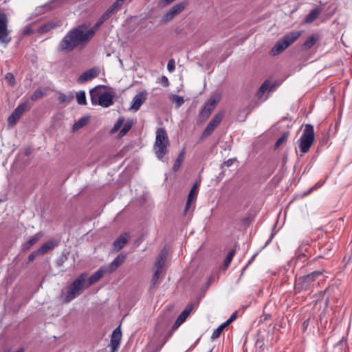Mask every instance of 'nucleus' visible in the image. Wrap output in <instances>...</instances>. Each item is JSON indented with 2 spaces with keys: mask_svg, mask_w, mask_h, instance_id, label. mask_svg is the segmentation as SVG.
<instances>
[{
  "mask_svg": "<svg viewBox=\"0 0 352 352\" xmlns=\"http://www.w3.org/2000/svg\"><path fill=\"white\" fill-rule=\"evenodd\" d=\"M88 36L85 33V26L73 28L63 37L58 46V52H70L77 46L86 43Z\"/></svg>",
  "mask_w": 352,
  "mask_h": 352,
  "instance_id": "obj_1",
  "label": "nucleus"
},
{
  "mask_svg": "<svg viewBox=\"0 0 352 352\" xmlns=\"http://www.w3.org/2000/svg\"><path fill=\"white\" fill-rule=\"evenodd\" d=\"M87 278V274L82 273L67 287L65 302H69L81 294L84 288L86 287Z\"/></svg>",
  "mask_w": 352,
  "mask_h": 352,
  "instance_id": "obj_2",
  "label": "nucleus"
},
{
  "mask_svg": "<svg viewBox=\"0 0 352 352\" xmlns=\"http://www.w3.org/2000/svg\"><path fill=\"white\" fill-rule=\"evenodd\" d=\"M169 140L164 128H158L156 131L155 141L153 146L156 157L161 160L166 154Z\"/></svg>",
  "mask_w": 352,
  "mask_h": 352,
  "instance_id": "obj_3",
  "label": "nucleus"
},
{
  "mask_svg": "<svg viewBox=\"0 0 352 352\" xmlns=\"http://www.w3.org/2000/svg\"><path fill=\"white\" fill-rule=\"evenodd\" d=\"M301 31H293L285 34L282 38L278 41L271 50V54L278 55L283 52L286 48L296 41L301 35Z\"/></svg>",
  "mask_w": 352,
  "mask_h": 352,
  "instance_id": "obj_4",
  "label": "nucleus"
},
{
  "mask_svg": "<svg viewBox=\"0 0 352 352\" xmlns=\"http://www.w3.org/2000/svg\"><path fill=\"white\" fill-rule=\"evenodd\" d=\"M315 140L314 126L311 124H306L302 134L300 138L299 148L302 153H307Z\"/></svg>",
  "mask_w": 352,
  "mask_h": 352,
  "instance_id": "obj_5",
  "label": "nucleus"
},
{
  "mask_svg": "<svg viewBox=\"0 0 352 352\" xmlns=\"http://www.w3.org/2000/svg\"><path fill=\"white\" fill-rule=\"evenodd\" d=\"M8 18L7 14L3 12H0V43L5 46H7L12 40L10 36L11 31L8 28Z\"/></svg>",
  "mask_w": 352,
  "mask_h": 352,
  "instance_id": "obj_6",
  "label": "nucleus"
},
{
  "mask_svg": "<svg viewBox=\"0 0 352 352\" xmlns=\"http://www.w3.org/2000/svg\"><path fill=\"white\" fill-rule=\"evenodd\" d=\"M193 309V304H189L188 305L185 309L182 311V312L180 314V315L178 316L177 319L176 320L175 324L172 327V329L170 331V333L167 335L164 341L163 342L162 344L156 349V351L160 350L162 346L164 344V343L168 340V339L172 336V333L179 328V327L185 322L186 318L189 316L191 311Z\"/></svg>",
  "mask_w": 352,
  "mask_h": 352,
  "instance_id": "obj_7",
  "label": "nucleus"
},
{
  "mask_svg": "<svg viewBox=\"0 0 352 352\" xmlns=\"http://www.w3.org/2000/svg\"><path fill=\"white\" fill-rule=\"evenodd\" d=\"M220 97L218 95H212L206 102L204 108L199 113V118L204 121L206 120L210 115L219 102Z\"/></svg>",
  "mask_w": 352,
  "mask_h": 352,
  "instance_id": "obj_8",
  "label": "nucleus"
},
{
  "mask_svg": "<svg viewBox=\"0 0 352 352\" xmlns=\"http://www.w3.org/2000/svg\"><path fill=\"white\" fill-rule=\"evenodd\" d=\"M223 116V111H219L214 115V116L212 118V119L210 120V122L208 123L206 128L204 131L201 135L202 139L208 138L213 133L217 126L221 123Z\"/></svg>",
  "mask_w": 352,
  "mask_h": 352,
  "instance_id": "obj_9",
  "label": "nucleus"
},
{
  "mask_svg": "<svg viewBox=\"0 0 352 352\" xmlns=\"http://www.w3.org/2000/svg\"><path fill=\"white\" fill-rule=\"evenodd\" d=\"M186 3L182 2L174 5L162 18L163 22H168L174 19L186 8Z\"/></svg>",
  "mask_w": 352,
  "mask_h": 352,
  "instance_id": "obj_10",
  "label": "nucleus"
},
{
  "mask_svg": "<svg viewBox=\"0 0 352 352\" xmlns=\"http://www.w3.org/2000/svg\"><path fill=\"white\" fill-rule=\"evenodd\" d=\"M28 105L23 102L20 104L8 117V121L10 126L14 124L16 121L21 118L22 114L27 110Z\"/></svg>",
  "mask_w": 352,
  "mask_h": 352,
  "instance_id": "obj_11",
  "label": "nucleus"
},
{
  "mask_svg": "<svg viewBox=\"0 0 352 352\" xmlns=\"http://www.w3.org/2000/svg\"><path fill=\"white\" fill-rule=\"evenodd\" d=\"M100 74V69L98 67H93L84 72L77 79L78 83L82 84L96 78Z\"/></svg>",
  "mask_w": 352,
  "mask_h": 352,
  "instance_id": "obj_12",
  "label": "nucleus"
},
{
  "mask_svg": "<svg viewBox=\"0 0 352 352\" xmlns=\"http://www.w3.org/2000/svg\"><path fill=\"white\" fill-rule=\"evenodd\" d=\"M321 274L322 272L320 271H314L307 275L300 277L298 280L299 283L302 285V287L307 289L310 286L311 283Z\"/></svg>",
  "mask_w": 352,
  "mask_h": 352,
  "instance_id": "obj_13",
  "label": "nucleus"
},
{
  "mask_svg": "<svg viewBox=\"0 0 352 352\" xmlns=\"http://www.w3.org/2000/svg\"><path fill=\"white\" fill-rule=\"evenodd\" d=\"M122 338V332L120 327H117L112 333L110 341V346L111 348V352H116L118 351L120 340Z\"/></svg>",
  "mask_w": 352,
  "mask_h": 352,
  "instance_id": "obj_14",
  "label": "nucleus"
},
{
  "mask_svg": "<svg viewBox=\"0 0 352 352\" xmlns=\"http://www.w3.org/2000/svg\"><path fill=\"white\" fill-rule=\"evenodd\" d=\"M147 95L148 93L145 90L136 94L133 98L131 109L135 111H138L141 105L146 101Z\"/></svg>",
  "mask_w": 352,
  "mask_h": 352,
  "instance_id": "obj_15",
  "label": "nucleus"
},
{
  "mask_svg": "<svg viewBox=\"0 0 352 352\" xmlns=\"http://www.w3.org/2000/svg\"><path fill=\"white\" fill-rule=\"evenodd\" d=\"M168 249L164 247L158 254L154 264L155 270L162 272L163 267L166 262Z\"/></svg>",
  "mask_w": 352,
  "mask_h": 352,
  "instance_id": "obj_16",
  "label": "nucleus"
},
{
  "mask_svg": "<svg viewBox=\"0 0 352 352\" xmlns=\"http://www.w3.org/2000/svg\"><path fill=\"white\" fill-rule=\"evenodd\" d=\"M113 104V95L109 92H101L98 98V104L102 107H109Z\"/></svg>",
  "mask_w": 352,
  "mask_h": 352,
  "instance_id": "obj_17",
  "label": "nucleus"
},
{
  "mask_svg": "<svg viewBox=\"0 0 352 352\" xmlns=\"http://www.w3.org/2000/svg\"><path fill=\"white\" fill-rule=\"evenodd\" d=\"M54 247V243H44L37 250L32 252L28 256V262H32L39 255H43L46 253L49 250Z\"/></svg>",
  "mask_w": 352,
  "mask_h": 352,
  "instance_id": "obj_18",
  "label": "nucleus"
},
{
  "mask_svg": "<svg viewBox=\"0 0 352 352\" xmlns=\"http://www.w3.org/2000/svg\"><path fill=\"white\" fill-rule=\"evenodd\" d=\"M106 272H107V269L106 267H100L96 272H95L89 278L87 283H86V287H88L98 281Z\"/></svg>",
  "mask_w": 352,
  "mask_h": 352,
  "instance_id": "obj_19",
  "label": "nucleus"
},
{
  "mask_svg": "<svg viewBox=\"0 0 352 352\" xmlns=\"http://www.w3.org/2000/svg\"><path fill=\"white\" fill-rule=\"evenodd\" d=\"M126 255L120 254L116 258L110 263L107 269V272L112 273L115 272L125 261Z\"/></svg>",
  "mask_w": 352,
  "mask_h": 352,
  "instance_id": "obj_20",
  "label": "nucleus"
},
{
  "mask_svg": "<svg viewBox=\"0 0 352 352\" xmlns=\"http://www.w3.org/2000/svg\"><path fill=\"white\" fill-rule=\"evenodd\" d=\"M320 38V36L318 34L311 35L302 44V48L305 50L311 49Z\"/></svg>",
  "mask_w": 352,
  "mask_h": 352,
  "instance_id": "obj_21",
  "label": "nucleus"
},
{
  "mask_svg": "<svg viewBox=\"0 0 352 352\" xmlns=\"http://www.w3.org/2000/svg\"><path fill=\"white\" fill-rule=\"evenodd\" d=\"M105 21V20L102 19V17L100 16L99 20L96 22V24L89 30H87V28L85 26V33L88 36V40L91 39L96 32L98 30V28L101 26V25Z\"/></svg>",
  "mask_w": 352,
  "mask_h": 352,
  "instance_id": "obj_22",
  "label": "nucleus"
},
{
  "mask_svg": "<svg viewBox=\"0 0 352 352\" xmlns=\"http://www.w3.org/2000/svg\"><path fill=\"white\" fill-rule=\"evenodd\" d=\"M103 87L104 86H98L90 90L89 94L92 104H98V98H99V95L101 94L100 89Z\"/></svg>",
  "mask_w": 352,
  "mask_h": 352,
  "instance_id": "obj_23",
  "label": "nucleus"
},
{
  "mask_svg": "<svg viewBox=\"0 0 352 352\" xmlns=\"http://www.w3.org/2000/svg\"><path fill=\"white\" fill-rule=\"evenodd\" d=\"M197 194V184H195L193 185V186L192 187V188L190 189V190L189 192L187 202L186 204L185 212H186L190 208L191 202L193 201V199L196 197Z\"/></svg>",
  "mask_w": 352,
  "mask_h": 352,
  "instance_id": "obj_24",
  "label": "nucleus"
},
{
  "mask_svg": "<svg viewBox=\"0 0 352 352\" xmlns=\"http://www.w3.org/2000/svg\"><path fill=\"white\" fill-rule=\"evenodd\" d=\"M322 10L320 7H316V8L311 10L309 14L307 16L305 22L307 23H311L314 21H315L320 14Z\"/></svg>",
  "mask_w": 352,
  "mask_h": 352,
  "instance_id": "obj_25",
  "label": "nucleus"
},
{
  "mask_svg": "<svg viewBox=\"0 0 352 352\" xmlns=\"http://www.w3.org/2000/svg\"><path fill=\"white\" fill-rule=\"evenodd\" d=\"M57 26H58L57 23L50 21V22L46 23L43 24V25H41L38 28V32L39 34L46 33V32L50 31L51 30L55 28Z\"/></svg>",
  "mask_w": 352,
  "mask_h": 352,
  "instance_id": "obj_26",
  "label": "nucleus"
},
{
  "mask_svg": "<svg viewBox=\"0 0 352 352\" xmlns=\"http://www.w3.org/2000/svg\"><path fill=\"white\" fill-rule=\"evenodd\" d=\"M269 85H270V82L269 80H265L262 85L261 86L259 87L258 90L256 92V96L258 98H261L263 97V96L264 95V94L265 93V91L267 90L268 87H269Z\"/></svg>",
  "mask_w": 352,
  "mask_h": 352,
  "instance_id": "obj_27",
  "label": "nucleus"
},
{
  "mask_svg": "<svg viewBox=\"0 0 352 352\" xmlns=\"http://www.w3.org/2000/svg\"><path fill=\"white\" fill-rule=\"evenodd\" d=\"M184 154H185V150L183 149L182 151L179 155V156L177 157V158L173 165V169L174 171H177L179 170V168H180L182 163L184 160Z\"/></svg>",
  "mask_w": 352,
  "mask_h": 352,
  "instance_id": "obj_28",
  "label": "nucleus"
},
{
  "mask_svg": "<svg viewBox=\"0 0 352 352\" xmlns=\"http://www.w3.org/2000/svg\"><path fill=\"white\" fill-rule=\"evenodd\" d=\"M87 117H82L79 119L76 122H75L73 125V130L76 131L82 127H83L88 122Z\"/></svg>",
  "mask_w": 352,
  "mask_h": 352,
  "instance_id": "obj_29",
  "label": "nucleus"
},
{
  "mask_svg": "<svg viewBox=\"0 0 352 352\" xmlns=\"http://www.w3.org/2000/svg\"><path fill=\"white\" fill-rule=\"evenodd\" d=\"M77 102L81 105H85L87 104L86 94L85 91H80L76 93Z\"/></svg>",
  "mask_w": 352,
  "mask_h": 352,
  "instance_id": "obj_30",
  "label": "nucleus"
},
{
  "mask_svg": "<svg viewBox=\"0 0 352 352\" xmlns=\"http://www.w3.org/2000/svg\"><path fill=\"white\" fill-rule=\"evenodd\" d=\"M161 274V271L155 270L151 282L150 290L153 289L155 287Z\"/></svg>",
  "mask_w": 352,
  "mask_h": 352,
  "instance_id": "obj_31",
  "label": "nucleus"
},
{
  "mask_svg": "<svg viewBox=\"0 0 352 352\" xmlns=\"http://www.w3.org/2000/svg\"><path fill=\"white\" fill-rule=\"evenodd\" d=\"M234 254H235L234 250H232L231 251L229 252V253L228 254V255L226 257L224 262H223V268L224 269H226L228 267V265H230V262L232 261V260L233 258Z\"/></svg>",
  "mask_w": 352,
  "mask_h": 352,
  "instance_id": "obj_32",
  "label": "nucleus"
},
{
  "mask_svg": "<svg viewBox=\"0 0 352 352\" xmlns=\"http://www.w3.org/2000/svg\"><path fill=\"white\" fill-rule=\"evenodd\" d=\"M124 122V117H120L118 119L117 122L115 123L113 127L112 128L111 133H115L116 131L119 130V129L123 125Z\"/></svg>",
  "mask_w": 352,
  "mask_h": 352,
  "instance_id": "obj_33",
  "label": "nucleus"
},
{
  "mask_svg": "<svg viewBox=\"0 0 352 352\" xmlns=\"http://www.w3.org/2000/svg\"><path fill=\"white\" fill-rule=\"evenodd\" d=\"M133 122L132 121H127L122 129L120 131V135L123 136L132 127Z\"/></svg>",
  "mask_w": 352,
  "mask_h": 352,
  "instance_id": "obj_34",
  "label": "nucleus"
},
{
  "mask_svg": "<svg viewBox=\"0 0 352 352\" xmlns=\"http://www.w3.org/2000/svg\"><path fill=\"white\" fill-rule=\"evenodd\" d=\"M117 12L111 6H110L102 14V17L103 20L107 21L109 19L114 13Z\"/></svg>",
  "mask_w": 352,
  "mask_h": 352,
  "instance_id": "obj_35",
  "label": "nucleus"
},
{
  "mask_svg": "<svg viewBox=\"0 0 352 352\" xmlns=\"http://www.w3.org/2000/svg\"><path fill=\"white\" fill-rule=\"evenodd\" d=\"M58 101L60 102V103H64V102L69 103L73 99V96H67L64 94L60 93L58 95Z\"/></svg>",
  "mask_w": 352,
  "mask_h": 352,
  "instance_id": "obj_36",
  "label": "nucleus"
},
{
  "mask_svg": "<svg viewBox=\"0 0 352 352\" xmlns=\"http://www.w3.org/2000/svg\"><path fill=\"white\" fill-rule=\"evenodd\" d=\"M130 240V234L128 232H124L121 234L114 242H128Z\"/></svg>",
  "mask_w": 352,
  "mask_h": 352,
  "instance_id": "obj_37",
  "label": "nucleus"
},
{
  "mask_svg": "<svg viewBox=\"0 0 352 352\" xmlns=\"http://www.w3.org/2000/svg\"><path fill=\"white\" fill-rule=\"evenodd\" d=\"M252 222V218L250 217H246L241 220V226L244 228H247Z\"/></svg>",
  "mask_w": 352,
  "mask_h": 352,
  "instance_id": "obj_38",
  "label": "nucleus"
},
{
  "mask_svg": "<svg viewBox=\"0 0 352 352\" xmlns=\"http://www.w3.org/2000/svg\"><path fill=\"white\" fill-rule=\"evenodd\" d=\"M126 0H116L111 6L118 12Z\"/></svg>",
  "mask_w": 352,
  "mask_h": 352,
  "instance_id": "obj_39",
  "label": "nucleus"
},
{
  "mask_svg": "<svg viewBox=\"0 0 352 352\" xmlns=\"http://www.w3.org/2000/svg\"><path fill=\"white\" fill-rule=\"evenodd\" d=\"M43 94L40 89L36 90L32 95L31 96L32 100H36L41 98H42Z\"/></svg>",
  "mask_w": 352,
  "mask_h": 352,
  "instance_id": "obj_40",
  "label": "nucleus"
},
{
  "mask_svg": "<svg viewBox=\"0 0 352 352\" xmlns=\"http://www.w3.org/2000/svg\"><path fill=\"white\" fill-rule=\"evenodd\" d=\"M287 138V135L286 133L283 134L276 141L275 144V147L278 148L280 145L284 142Z\"/></svg>",
  "mask_w": 352,
  "mask_h": 352,
  "instance_id": "obj_41",
  "label": "nucleus"
},
{
  "mask_svg": "<svg viewBox=\"0 0 352 352\" xmlns=\"http://www.w3.org/2000/svg\"><path fill=\"white\" fill-rule=\"evenodd\" d=\"M43 236V232H38L31 239H30L28 242H37L41 240Z\"/></svg>",
  "mask_w": 352,
  "mask_h": 352,
  "instance_id": "obj_42",
  "label": "nucleus"
},
{
  "mask_svg": "<svg viewBox=\"0 0 352 352\" xmlns=\"http://www.w3.org/2000/svg\"><path fill=\"white\" fill-rule=\"evenodd\" d=\"M175 60L174 59H170L167 64V69L172 72L175 70Z\"/></svg>",
  "mask_w": 352,
  "mask_h": 352,
  "instance_id": "obj_43",
  "label": "nucleus"
},
{
  "mask_svg": "<svg viewBox=\"0 0 352 352\" xmlns=\"http://www.w3.org/2000/svg\"><path fill=\"white\" fill-rule=\"evenodd\" d=\"M223 330H221V327L217 328L212 333L211 338L212 339H216L220 336Z\"/></svg>",
  "mask_w": 352,
  "mask_h": 352,
  "instance_id": "obj_44",
  "label": "nucleus"
},
{
  "mask_svg": "<svg viewBox=\"0 0 352 352\" xmlns=\"http://www.w3.org/2000/svg\"><path fill=\"white\" fill-rule=\"evenodd\" d=\"M174 101L178 107H180L184 102L183 98L177 95L174 96Z\"/></svg>",
  "mask_w": 352,
  "mask_h": 352,
  "instance_id": "obj_45",
  "label": "nucleus"
},
{
  "mask_svg": "<svg viewBox=\"0 0 352 352\" xmlns=\"http://www.w3.org/2000/svg\"><path fill=\"white\" fill-rule=\"evenodd\" d=\"M33 33V30L31 28L30 26L29 25H27L25 27L24 30H23V34L24 36H28V35H30L31 34Z\"/></svg>",
  "mask_w": 352,
  "mask_h": 352,
  "instance_id": "obj_46",
  "label": "nucleus"
},
{
  "mask_svg": "<svg viewBox=\"0 0 352 352\" xmlns=\"http://www.w3.org/2000/svg\"><path fill=\"white\" fill-rule=\"evenodd\" d=\"M175 1V0H160L159 2V5L162 7H164V6H166L170 4L171 3H173Z\"/></svg>",
  "mask_w": 352,
  "mask_h": 352,
  "instance_id": "obj_47",
  "label": "nucleus"
},
{
  "mask_svg": "<svg viewBox=\"0 0 352 352\" xmlns=\"http://www.w3.org/2000/svg\"><path fill=\"white\" fill-rule=\"evenodd\" d=\"M160 82L163 85L164 87H168L169 85L168 79L165 76L161 77Z\"/></svg>",
  "mask_w": 352,
  "mask_h": 352,
  "instance_id": "obj_48",
  "label": "nucleus"
},
{
  "mask_svg": "<svg viewBox=\"0 0 352 352\" xmlns=\"http://www.w3.org/2000/svg\"><path fill=\"white\" fill-rule=\"evenodd\" d=\"M322 184H320L319 183H317L316 184H315L314 186L311 187V188H309V190L305 193V195H307L309 194H310L314 190L319 188L320 186H321Z\"/></svg>",
  "mask_w": 352,
  "mask_h": 352,
  "instance_id": "obj_49",
  "label": "nucleus"
},
{
  "mask_svg": "<svg viewBox=\"0 0 352 352\" xmlns=\"http://www.w3.org/2000/svg\"><path fill=\"white\" fill-rule=\"evenodd\" d=\"M236 315H237L236 312L233 313L231 315V316L230 317V318L227 320V321L230 324L236 318Z\"/></svg>",
  "mask_w": 352,
  "mask_h": 352,
  "instance_id": "obj_50",
  "label": "nucleus"
},
{
  "mask_svg": "<svg viewBox=\"0 0 352 352\" xmlns=\"http://www.w3.org/2000/svg\"><path fill=\"white\" fill-rule=\"evenodd\" d=\"M113 244H114V249L117 250H119L122 249L124 247V245L125 243H113Z\"/></svg>",
  "mask_w": 352,
  "mask_h": 352,
  "instance_id": "obj_51",
  "label": "nucleus"
},
{
  "mask_svg": "<svg viewBox=\"0 0 352 352\" xmlns=\"http://www.w3.org/2000/svg\"><path fill=\"white\" fill-rule=\"evenodd\" d=\"M234 162L233 159H229L227 161L224 162L223 164L226 166L227 167H229L232 165Z\"/></svg>",
  "mask_w": 352,
  "mask_h": 352,
  "instance_id": "obj_52",
  "label": "nucleus"
},
{
  "mask_svg": "<svg viewBox=\"0 0 352 352\" xmlns=\"http://www.w3.org/2000/svg\"><path fill=\"white\" fill-rule=\"evenodd\" d=\"M230 324V323L226 320L225 322H223V324H221L219 327H221V330L223 331V329L227 327L228 325Z\"/></svg>",
  "mask_w": 352,
  "mask_h": 352,
  "instance_id": "obj_53",
  "label": "nucleus"
},
{
  "mask_svg": "<svg viewBox=\"0 0 352 352\" xmlns=\"http://www.w3.org/2000/svg\"><path fill=\"white\" fill-rule=\"evenodd\" d=\"M308 245H309V243H302V245H301V246L300 248V250L305 249V250H307Z\"/></svg>",
  "mask_w": 352,
  "mask_h": 352,
  "instance_id": "obj_54",
  "label": "nucleus"
},
{
  "mask_svg": "<svg viewBox=\"0 0 352 352\" xmlns=\"http://www.w3.org/2000/svg\"><path fill=\"white\" fill-rule=\"evenodd\" d=\"M6 78L8 80H14V76L12 74L10 73H8L6 75Z\"/></svg>",
  "mask_w": 352,
  "mask_h": 352,
  "instance_id": "obj_55",
  "label": "nucleus"
},
{
  "mask_svg": "<svg viewBox=\"0 0 352 352\" xmlns=\"http://www.w3.org/2000/svg\"><path fill=\"white\" fill-rule=\"evenodd\" d=\"M258 254V252H256L251 258V259L249 261L248 265H250L255 258V257L256 256V255Z\"/></svg>",
  "mask_w": 352,
  "mask_h": 352,
  "instance_id": "obj_56",
  "label": "nucleus"
},
{
  "mask_svg": "<svg viewBox=\"0 0 352 352\" xmlns=\"http://www.w3.org/2000/svg\"><path fill=\"white\" fill-rule=\"evenodd\" d=\"M328 245H329V243H324V245L322 247L324 248V246L327 245V247L326 248V250H331L330 246Z\"/></svg>",
  "mask_w": 352,
  "mask_h": 352,
  "instance_id": "obj_57",
  "label": "nucleus"
},
{
  "mask_svg": "<svg viewBox=\"0 0 352 352\" xmlns=\"http://www.w3.org/2000/svg\"><path fill=\"white\" fill-rule=\"evenodd\" d=\"M11 349L10 348H5L2 352H10Z\"/></svg>",
  "mask_w": 352,
  "mask_h": 352,
  "instance_id": "obj_58",
  "label": "nucleus"
},
{
  "mask_svg": "<svg viewBox=\"0 0 352 352\" xmlns=\"http://www.w3.org/2000/svg\"><path fill=\"white\" fill-rule=\"evenodd\" d=\"M16 352H24V349L21 348V349H18Z\"/></svg>",
  "mask_w": 352,
  "mask_h": 352,
  "instance_id": "obj_59",
  "label": "nucleus"
},
{
  "mask_svg": "<svg viewBox=\"0 0 352 352\" xmlns=\"http://www.w3.org/2000/svg\"><path fill=\"white\" fill-rule=\"evenodd\" d=\"M25 155H30V151L28 149L26 150L25 152Z\"/></svg>",
  "mask_w": 352,
  "mask_h": 352,
  "instance_id": "obj_60",
  "label": "nucleus"
},
{
  "mask_svg": "<svg viewBox=\"0 0 352 352\" xmlns=\"http://www.w3.org/2000/svg\"><path fill=\"white\" fill-rule=\"evenodd\" d=\"M272 240V235L270 236V239L267 241V242H270Z\"/></svg>",
  "mask_w": 352,
  "mask_h": 352,
  "instance_id": "obj_61",
  "label": "nucleus"
}]
</instances>
